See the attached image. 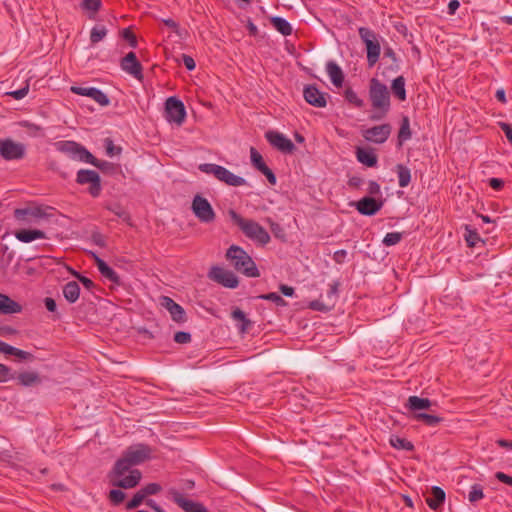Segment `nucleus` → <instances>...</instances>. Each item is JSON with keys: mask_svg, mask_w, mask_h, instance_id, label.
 I'll list each match as a JSON object with an SVG mask.
<instances>
[{"mask_svg": "<svg viewBox=\"0 0 512 512\" xmlns=\"http://www.w3.org/2000/svg\"><path fill=\"white\" fill-rule=\"evenodd\" d=\"M499 126L501 130L504 132L507 140L512 144V127L510 124L505 122H500Z\"/></svg>", "mask_w": 512, "mask_h": 512, "instance_id": "obj_64", "label": "nucleus"}, {"mask_svg": "<svg viewBox=\"0 0 512 512\" xmlns=\"http://www.w3.org/2000/svg\"><path fill=\"white\" fill-rule=\"evenodd\" d=\"M226 257L232 262L237 271L243 273L247 277L260 276L255 262L243 248L236 245L230 246L227 250Z\"/></svg>", "mask_w": 512, "mask_h": 512, "instance_id": "obj_4", "label": "nucleus"}, {"mask_svg": "<svg viewBox=\"0 0 512 512\" xmlns=\"http://www.w3.org/2000/svg\"><path fill=\"white\" fill-rule=\"evenodd\" d=\"M348 252L345 249H340L334 252L333 260L337 264H343L346 261Z\"/></svg>", "mask_w": 512, "mask_h": 512, "instance_id": "obj_59", "label": "nucleus"}, {"mask_svg": "<svg viewBox=\"0 0 512 512\" xmlns=\"http://www.w3.org/2000/svg\"><path fill=\"white\" fill-rule=\"evenodd\" d=\"M70 90L76 95L90 97L101 106H108L110 104L108 96L96 87L72 86Z\"/></svg>", "mask_w": 512, "mask_h": 512, "instance_id": "obj_15", "label": "nucleus"}, {"mask_svg": "<svg viewBox=\"0 0 512 512\" xmlns=\"http://www.w3.org/2000/svg\"><path fill=\"white\" fill-rule=\"evenodd\" d=\"M141 490L144 493V495L148 497L150 495L158 494L162 490V487L158 483H149L145 485L143 488H141Z\"/></svg>", "mask_w": 512, "mask_h": 512, "instance_id": "obj_53", "label": "nucleus"}, {"mask_svg": "<svg viewBox=\"0 0 512 512\" xmlns=\"http://www.w3.org/2000/svg\"><path fill=\"white\" fill-rule=\"evenodd\" d=\"M344 98L347 102H349L356 108H362L364 106V101L361 98H359L357 93L350 87L345 89Z\"/></svg>", "mask_w": 512, "mask_h": 512, "instance_id": "obj_41", "label": "nucleus"}, {"mask_svg": "<svg viewBox=\"0 0 512 512\" xmlns=\"http://www.w3.org/2000/svg\"><path fill=\"white\" fill-rule=\"evenodd\" d=\"M122 37L129 43L132 48L137 47V38L135 34L129 29L125 28L121 32Z\"/></svg>", "mask_w": 512, "mask_h": 512, "instance_id": "obj_54", "label": "nucleus"}, {"mask_svg": "<svg viewBox=\"0 0 512 512\" xmlns=\"http://www.w3.org/2000/svg\"><path fill=\"white\" fill-rule=\"evenodd\" d=\"M412 137L410 129V120L407 116H404L401 120L400 129L398 132V145L401 146L405 141Z\"/></svg>", "mask_w": 512, "mask_h": 512, "instance_id": "obj_35", "label": "nucleus"}, {"mask_svg": "<svg viewBox=\"0 0 512 512\" xmlns=\"http://www.w3.org/2000/svg\"><path fill=\"white\" fill-rule=\"evenodd\" d=\"M125 493L120 490V489H112L110 492H109V500L114 504V505H119L121 504L124 499H125Z\"/></svg>", "mask_w": 512, "mask_h": 512, "instance_id": "obj_52", "label": "nucleus"}, {"mask_svg": "<svg viewBox=\"0 0 512 512\" xmlns=\"http://www.w3.org/2000/svg\"><path fill=\"white\" fill-rule=\"evenodd\" d=\"M445 497L446 495L442 488L433 486L430 495L426 498V503L432 510L437 511L443 506Z\"/></svg>", "mask_w": 512, "mask_h": 512, "instance_id": "obj_21", "label": "nucleus"}, {"mask_svg": "<svg viewBox=\"0 0 512 512\" xmlns=\"http://www.w3.org/2000/svg\"><path fill=\"white\" fill-rule=\"evenodd\" d=\"M484 498L483 487L480 484H473L468 494V500L476 503Z\"/></svg>", "mask_w": 512, "mask_h": 512, "instance_id": "obj_44", "label": "nucleus"}, {"mask_svg": "<svg viewBox=\"0 0 512 512\" xmlns=\"http://www.w3.org/2000/svg\"><path fill=\"white\" fill-rule=\"evenodd\" d=\"M383 206V201L372 197H363L356 203V209L358 212L365 216L375 215Z\"/></svg>", "mask_w": 512, "mask_h": 512, "instance_id": "obj_19", "label": "nucleus"}, {"mask_svg": "<svg viewBox=\"0 0 512 512\" xmlns=\"http://www.w3.org/2000/svg\"><path fill=\"white\" fill-rule=\"evenodd\" d=\"M228 215L231 221L237 225L243 234L250 240L260 244L266 245L270 242V235L259 223L251 219H245L235 210L230 209Z\"/></svg>", "mask_w": 512, "mask_h": 512, "instance_id": "obj_2", "label": "nucleus"}, {"mask_svg": "<svg viewBox=\"0 0 512 512\" xmlns=\"http://www.w3.org/2000/svg\"><path fill=\"white\" fill-rule=\"evenodd\" d=\"M107 28L104 25L94 26L90 31V42L92 45L102 41L107 35Z\"/></svg>", "mask_w": 512, "mask_h": 512, "instance_id": "obj_39", "label": "nucleus"}, {"mask_svg": "<svg viewBox=\"0 0 512 512\" xmlns=\"http://www.w3.org/2000/svg\"><path fill=\"white\" fill-rule=\"evenodd\" d=\"M192 211L203 223H210L215 220V212L209 201L201 195H195L192 201Z\"/></svg>", "mask_w": 512, "mask_h": 512, "instance_id": "obj_10", "label": "nucleus"}, {"mask_svg": "<svg viewBox=\"0 0 512 512\" xmlns=\"http://www.w3.org/2000/svg\"><path fill=\"white\" fill-rule=\"evenodd\" d=\"M99 272L101 273V275L103 277H105L106 279H108L112 283L117 284V285L120 284V277H119V275L107 263L105 265H103L102 268H100Z\"/></svg>", "mask_w": 512, "mask_h": 512, "instance_id": "obj_42", "label": "nucleus"}, {"mask_svg": "<svg viewBox=\"0 0 512 512\" xmlns=\"http://www.w3.org/2000/svg\"><path fill=\"white\" fill-rule=\"evenodd\" d=\"M186 117V110L183 102L172 96L165 102V118L169 123L181 125Z\"/></svg>", "mask_w": 512, "mask_h": 512, "instance_id": "obj_8", "label": "nucleus"}, {"mask_svg": "<svg viewBox=\"0 0 512 512\" xmlns=\"http://www.w3.org/2000/svg\"><path fill=\"white\" fill-rule=\"evenodd\" d=\"M104 147L106 150V154L109 157L120 155L122 152V148L120 146H116L111 138L104 139Z\"/></svg>", "mask_w": 512, "mask_h": 512, "instance_id": "obj_47", "label": "nucleus"}, {"mask_svg": "<svg viewBox=\"0 0 512 512\" xmlns=\"http://www.w3.org/2000/svg\"><path fill=\"white\" fill-rule=\"evenodd\" d=\"M120 67L123 71L132 75L134 78L138 80L143 79L142 65L134 52H129L121 59Z\"/></svg>", "mask_w": 512, "mask_h": 512, "instance_id": "obj_16", "label": "nucleus"}, {"mask_svg": "<svg viewBox=\"0 0 512 512\" xmlns=\"http://www.w3.org/2000/svg\"><path fill=\"white\" fill-rule=\"evenodd\" d=\"M145 498H146V496L140 489L133 495L132 499L126 504V509L132 510V509L139 507L142 504V502L145 500Z\"/></svg>", "mask_w": 512, "mask_h": 512, "instance_id": "obj_48", "label": "nucleus"}, {"mask_svg": "<svg viewBox=\"0 0 512 512\" xmlns=\"http://www.w3.org/2000/svg\"><path fill=\"white\" fill-rule=\"evenodd\" d=\"M250 158L252 165L260 171L262 174H264L268 180V182L272 185L276 184V176L274 172L266 165V163L263 160L262 155L254 148H250Z\"/></svg>", "mask_w": 512, "mask_h": 512, "instance_id": "obj_18", "label": "nucleus"}, {"mask_svg": "<svg viewBox=\"0 0 512 512\" xmlns=\"http://www.w3.org/2000/svg\"><path fill=\"white\" fill-rule=\"evenodd\" d=\"M109 483L113 487H118L121 489H131L136 487L142 478V473L138 469H129V470H121L117 471L116 463L114 464L112 470L108 474Z\"/></svg>", "mask_w": 512, "mask_h": 512, "instance_id": "obj_6", "label": "nucleus"}, {"mask_svg": "<svg viewBox=\"0 0 512 512\" xmlns=\"http://www.w3.org/2000/svg\"><path fill=\"white\" fill-rule=\"evenodd\" d=\"M258 298L267 300V301H271L278 307L287 306V302L279 294H277L275 292L259 295Z\"/></svg>", "mask_w": 512, "mask_h": 512, "instance_id": "obj_45", "label": "nucleus"}, {"mask_svg": "<svg viewBox=\"0 0 512 512\" xmlns=\"http://www.w3.org/2000/svg\"><path fill=\"white\" fill-rule=\"evenodd\" d=\"M369 99L372 107L378 112L373 113L370 119L373 121L381 120L390 109V95L385 84L377 78H372L369 83Z\"/></svg>", "mask_w": 512, "mask_h": 512, "instance_id": "obj_1", "label": "nucleus"}, {"mask_svg": "<svg viewBox=\"0 0 512 512\" xmlns=\"http://www.w3.org/2000/svg\"><path fill=\"white\" fill-rule=\"evenodd\" d=\"M412 418L415 421L422 422L427 426L435 427L438 425L443 419L437 415L429 414L426 412H420L412 415Z\"/></svg>", "mask_w": 512, "mask_h": 512, "instance_id": "obj_32", "label": "nucleus"}, {"mask_svg": "<svg viewBox=\"0 0 512 512\" xmlns=\"http://www.w3.org/2000/svg\"><path fill=\"white\" fill-rule=\"evenodd\" d=\"M390 444L392 447H394L396 449L405 450V451L414 450V445L412 442H410L409 440H407L405 438L396 436V435L391 436Z\"/></svg>", "mask_w": 512, "mask_h": 512, "instance_id": "obj_38", "label": "nucleus"}, {"mask_svg": "<svg viewBox=\"0 0 512 512\" xmlns=\"http://www.w3.org/2000/svg\"><path fill=\"white\" fill-rule=\"evenodd\" d=\"M15 381L23 387H33L41 384L40 375L35 371H24L16 375Z\"/></svg>", "mask_w": 512, "mask_h": 512, "instance_id": "obj_23", "label": "nucleus"}, {"mask_svg": "<svg viewBox=\"0 0 512 512\" xmlns=\"http://www.w3.org/2000/svg\"><path fill=\"white\" fill-rule=\"evenodd\" d=\"M63 295L69 303H75L80 295V286L76 281H69L63 286Z\"/></svg>", "mask_w": 512, "mask_h": 512, "instance_id": "obj_29", "label": "nucleus"}, {"mask_svg": "<svg viewBox=\"0 0 512 512\" xmlns=\"http://www.w3.org/2000/svg\"><path fill=\"white\" fill-rule=\"evenodd\" d=\"M326 72L329 75V78L335 87H342L344 82V73L341 67L336 62L332 60L328 61L326 63Z\"/></svg>", "mask_w": 512, "mask_h": 512, "instance_id": "obj_22", "label": "nucleus"}, {"mask_svg": "<svg viewBox=\"0 0 512 512\" xmlns=\"http://www.w3.org/2000/svg\"><path fill=\"white\" fill-rule=\"evenodd\" d=\"M10 355L16 356L21 360L32 361L34 359V355L30 352L21 350L13 346V351L10 352Z\"/></svg>", "mask_w": 512, "mask_h": 512, "instance_id": "obj_55", "label": "nucleus"}, {"mask_svg": "<svg viewBox=\"0 0 512 512\" xmlns=\"http://www.w3.org/2000/svg\"><path fill=\"white\" fill-rule=\"evenodd\" d=\"M432 405L431 400L428 398H421L418 396H410L406 403V408L412 412V415L420 413L422 410L429 409Z\"/></svg>", "mask_w": 512, "mask_h": 512, "instance_id": "obj_24", "label": "nucleus"}, {"mask_svg": "<svg viewBox=\"0 0 512 512\" xmlns=\"http://www.w3.org/2000/svg\"><path fill=\"white\" fill-rule=\"evenodd\" d=\"M55 215V209L49 206L32 207V218L34 222L41 219H48Z\"/></svg>", "mask_w": 512, "mask_h": 512, "instance_id": "obj_34", "label": "nucleus"}, {"mask_svg": "<svg viewBox=\"0 0 512 512\" xmlns=\"http://www.w3.org/2000/svg\"><path fill=\"white\" fill-rule=\"evenodd\" d=\"M87 163L97 167L98 169H100L103 172H108L110 170L115 169V165L113 163L104 161V160H99L95 156H94L93 162H87Z\"/></svg>", "mask_w": 512, "mask_h": 512, "instance_id": "obj_51", "label": "nucleus"}, {"mask_svg": "<svg viewBox=\"0 0 512 512\" xmlns=\"http://www.w3.org/2000/svg\"><path fill=\"white\" fill-rule=\"evenodd\" d=\"M211 278L227 288H236L239 284L237 276L229 270L215 267L211 271Z\"/></svg>", "mask_w": 512, "mask_h": 512, "instance_id": "obj_17", "label": "nucleus"}, {"mask_svg": "<svg viewBox=\"0 0 512 512\" xmlns=\"http://www.w3.org/2000/svg\"><path fill=\"white\" fill-rule=\"evenodd\" d=\"M270 22L283 36H289L292 34V26L286 19L279 16H273L271 17Z\"/></svg>", "mask_w": 512, "mask_h": 512, "instance_id": "obj_30", "label": "nucleus"}, {"mask_svg": "<svg viewBox=\"0 0 512 512\" xmlns=\"http://www.w3.org/2000/svg\"><path fill=\"white\" fill-rule=\"evenodd\" d=\"M265 138L269 144L275 149L285 154H292L295 150L294 143L287 138L284 134L269 130L265 133Z\"/></svg>", "mask_w": 512, "mask_h": 512, "instance_id": "obj_11", "label": "nucleus"}, {"mask_svg": "<svg viewBox=\"0 0 512 512\" xmlns=\"http://www.w3.org/2000/svg\"><path fill=\"white\" fill-rule=\"evenodd\" d=\"M338 287H339V282H337V281L330 284L329 290L327 291V298L330 301H334L337 298Z\"/></svg>", "mask_w": 512, "mask_h": 512, "instance_id": "obj_62", "label": "nucleus"}, {"mask_svg": "<svg viewBox=\"0 0 512 512\" xmlns=\"http://www.w3.org/2000/svg\"><path fill=\"white\" fill-rule=\"evenodd\" d=\"M174 341L179 344H186L191 341V334L184 331H178L174 335Z\"/></svg>", "mask_w": 512, "mask_h": 512, "instance_id": "obj_57", "label": "nucleus"}, {"mask_svg": "<svg viewBox=\"0 0 512 512\" xmlns=\"http://www.w3.org/2000/svg\"><path fill=\"white\" fill-rule=\"evenodd\" d=\"M396 172L398 175V184L401 188H405L409 185L411 181V172L410 169L403 165V164H397L396 165Z\"/></svg>", "mask_w": 512, "mask_h": 512, "instance_id": "obj_36", "label": "nucleus"}, {"mask_svg": "<svg viewBox=\"0 0 512 512\" xmlns=\"http://www.w3.org/2000/svg\"><path fill=\"white\" fill-rule=\"evenodd\" d=\"M464 236L468 247H476L479 243H484L477 230L473 229L470 225H465Z\"/></svg>", "mask_w": 512, "mask_h": 512, "instance_id": "obj_37", "label": "nucleus"}, {"mask_svg": "<svg viewBox=\"0 0 512 512\" xmlns=\"http://www.w3.org/2000/svg\"><path fill=\"white\" fill-rule=\"evenodd\" d=\"M391 90L393 95L399 99L400 101H405L406 89H405V78L403 76H398L392 81Z\"/></svg>", "mask_w": 512, "mask_h": 512, "instance_id": "obj_31", "label": "nucleus"}, {"mask_svg": "<svg viewBox=\"0 0 512 512\" xmlns=\"http://www.w3.org/2000/svg\"><path fill=\"white\" fill-rule=\"evenodd\" d=\"M495 478L500 482L512 486V476L505 474L504 472L498 471L495 473Z\"/></svg>", "mask_w": 512, "mask_h": 512, "instance_id": "obj_63", "label": "nucleus"}, {"mask_svg": "<svg viewBox=\"0 0 512 512\" xmlns=\"http://www.w3.org/2000/svg\"><path fill=\"white\" fill-rule=\"evenodd\" d=\"M367 192L373 196L381 195L380 185L376 181L370 180L368 183Z\"/></svg>", "mask_w": 512, "mask_h": 512, "instance_id": "obj_60", "label": "nucleus"}, {"mask_svg": "<svg viewBox=\"0 0 512 512\" xmlns=\"http://www.w3.org/2000/svg\"><path fill=\"white\" fill-rule=\"evenodd\" d=\"M219 181L233 187H239L246 184V180L243 177L235 175L224 166L222 167Z\"/></svg>", "mask_w": 512, "mask_h": 512, "instance_id": "obj_27", "label": "nucleus"}, {"mask_svg": "<svg viewBox=\"0 0 512 512\" xmlns=\"http://www.w3.org/2000/svg\"><path fill=\"white\" fill-rule=\"evenodd\" d=\"M16 373H12L10 367L0 363V383H5L10 380H15Z\"/></svg>", "mask_w": 512, "mask_h": 512, "instance_id": "obj_49", "label": "nucleus"}, {"mask_svg": "<svg viewBox=\"0 0 512 512\" xmlns=\"http://www.w3.org/2000/svg\"><path fill=\"white\" fill-rule=\"evenodd\" d=\"M72 274L84 285L86 289L92 290L95 287L94 282L90 278L83 276L76 271H74Z\"/></svg>", "mask_w": 512, "mask_h": 512, "instance_id": "obj_58", "label": "nucleus"}, {"mask_svg": "<svg viewBox=\"0 0 512 512\" xmlns=\"http://www.w3.org/2000/svg\"><path fill=\"white\" fill-rule=\"evenodd\" d=\"M152 448L143 443L130 445L115 462L117 471L129 470L151 458Z\"/></svg>", "mask_w": 512, "mask_h": 512, "instance_id": "obj_3", "label": "nucleus"}, {"mask_svg": "<svg viewBox=\"0 0 512 512\" xmlns=\"http://www.w3.org/2000/svg\"><path fill=\"white\" fill-rule=\"evenodd\" d=\"M358 34L365 45L368 67L372 68L379 61L381 55L380 36L368 27H359Z\"/></svg>", "mask_w": 512, "mask_h": 512, "instance_id": "obj_5", "label": "nucleus"}, {"mask_svg": "<svg viewBox=\"0 0 512 512\" xmlns=\"http://www.w3.org/2000/svg\"><path fill=\"white\" fill-rule=\"evenodd\" d=\"M391 130V125L385 123L364 130L363 137L369 142L382 144L389 138Z\"/></svg>", "mask_w": 512, "mask_h": 512, "instance_id": "obj_13", "label": "nucleus"}, {"mask_svg": "<svg viewBox=\"0 0 512 512\" xmlns=\"http://www.w3.org/2000/svg\"><path fill=\"white\" fill-rule=\"evenodd\" d=\"M28 92H29V84H26L24 87H22L18 90H15V91L8 92L7 94L16 100H21L28 94Z\"/></svg>", "mask_w": 512, "mask_h": 512, "instance_id": "obj_56", "label": "nucleus"}, {"mask_svg": "<svg viewBox=\"0 0 512 512\" xmlns=\"http://www.w3.org/2000/svg\"><path fill=\"white\" fill-rule=\"evenodd\" d=\"M231 316L234 320L242 322L241 329L243 331H245L247 327L250 325V320L246 317L245 313L239 308L234 309L231 313Z\"/></svg>", "mask_w": 512, "mask_h": 512, "instance_id": "obj_50", "label": "nucleus"}, {"mask_svg": "<svg viewBox=\"0 0 512 512\" xmlns=\"http://www.w3.org/2000/svg\"><path fill=\"white\" fill-rule=\"evenodd\" d=\"M80 7L82 10L88 12L89 19H95V14L101 9L102 1L101 0H83L80 3Z\"/></svg>", "mask_w": 512, "mask_h": 512, "instance_id": "obj_33", "label": "nucleus"}, {"mask_svg": "<svg viewBox=\"0 0 512 512\" xmlns=\"http://www.w3.org/2000/svg\"><path fill=\"white\" fill-rule=\"evenodd\" d=\"M57 151L67 155L72 160H77L80 162H93L94 155L89 152L83 145L71 141V140H62L58 141L54 144Z\"/></svg>", "mask_w": 512, "mask_h": 512, "instance_id": "obj_7", "label": "nucleus"}, {"mask_svg": "<svg viewBox=\"0 0 512 512\" xmlns=\"http://www.w3.org/2000/svg\"><path fill=\"white\" fill-rule=\"evenodd\" d=\"M222 167L223 166L214 163H202L198 166V169L205 174L213 175L219 180Z\"/></svg>", "mask_w": 512, "mask_h": 512, "instance_id": "obj_40", "label": "nucleus"}, {"mask_svg": "<svg viewBox=\"0 0 512 512\" xmlns=\"http://www.w3.org/2000/svg\"><path fill=\"white\" fill-rule=\"evenodd\" d=\"M17 240L23 243H29L36 239H47L44 231L38 229H21L15 232Z\"/></svg>", "mask_w": 512, "mask_h": 512, "instance_id": "obj_25", "label": "nucleus"}, {"mask_svg": "<svg viewBox=\"0 0 512 512\" xmlns=\"http://www.w3.org/2000/svg\"><path fill=\"white\" fill-rule=\"evenodd\" d=\"M14 217L18 221L31 223L34 222L32 218V207L19 208L14 211Z\"/></svg>", "mask_w": 512, "mask_h": 512, "instance_id": "obj_43", "label": "nucleus"}, {"mask_svg": "<svg viewBox=\"0 0 512 512\" xmlns=\"http://www.w3.org/2000/svg\"><path fill=\"white\" fill-rule=\"evenodd\" d=\"M22 311V306L16 301L12 300L9 296L0 293V313L2 314H16Z\"/></svg>", "mask_w": 512, "mask_h": 512, "instance_id": "obj_26", "label": "nucleus"}, {"mask_svg": "<svg viewBox=\"0 0 512 512\" xmlns=\"http://www.w3.org/2000/svg\"><path fill=\"white\" fill-rule=\"evenodd\" d=\"M162 305L168 310L173 321L177 323H184L187 321L184 308L170 297L164 296L162 298Z\"/></svg>", "mask_w": 512, "mask_h": 512, "instance_id": "obj_20", "label": "nucleus"}, {"mask_svg": "<svg viewBox=\"0 0 512 512\" xmlns=\"http://www.w3.org/2000/svg\"><path fill=\"white\" fill-rule=\"evenodd\" d=\"M356 157L360 163L368 167H374L377 164V155L372 149L357 148Z\"/></svg>", "mask_w": 512, "mask_h": 512, "instance_id": "obj_28", "label": "nucleus"}, {"mask_svg": "<svg viewBox=\"0 0 512 512\" xmlns=\"http://www.w3.org/2000/svg\"><path fill=\"white\" fill-rule=\"evenodd\" d=\"M0 155L7 161L22 159L25 155V146L11 139L0 140Z\"/></svg>", "mask_w": 512, "mask_h": 512, "instance_id": "obj_12", "label": "nucleus"}, {"mask_svg": "<svg viewBox=\"0 0 512 512\" xmlns=\"http://www.w3.org/2000/svg\"><path fill=\"white\" fill-rule=\"evenodd\" d=\"M305 101L317 108H324L327 105L329 95L318 89L316 85H307L303 90Z\"/></svg>", "mask_w": 512, "mask_h": 512, "instance_id": "obj_14", "label": "nucleus"}, {"mask_svg": "<svg viewBox=\"0 0 512 512\" xmlns=\"http://www.w3.org/2000/svg\"><path fill=\"white\" fill-rule=\"evenodd\" d=\"M108 209L111 212H113L116 216H118L119 218H122L123 220L129 219L128 213L124 209H122L119 205H114V206L108 207Z\"/></svg>", "mask_w": 512, "mask_h": 512, "instance_id": "obj_61", "label": "nucleus"}, {"mask_svg": "<svg viewBox=\"0 0 512 512\" xmlns=\"http://www.w3.org/2000/svg\"><path fill=\"white\" fill-rule=\"evenodd\" d=\"M76 182L80 185L90 184L88 191L93 197H98L101 193V179L94 170L80 169L76 175Z\"/></svg>", "mask_w": 512, "mask_h": 512, "instance_id": "obj_9", "label": "nucleus"}, {"mask_svg": "<svg viewBox=\"0 0 512 512\" xmlns=\"http://www.w3.org/2000/svg\"><path fill=\"white\" fill-rule=\"evenodd\" d=\"M403 239V233L401 232H390V233H387L383 240H382V243L389 247V246H393V245H396L398 244L401 240Z\"/></svg>", "mask_w": 512, "mask_h": 512, "instance_id": "obj_46", "label": "nucleus"}]
</instances>
